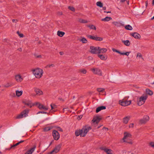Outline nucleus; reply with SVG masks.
Segmentation results:
<instances>
[{"label": "nucleus", "instance_id": "1", "mask_svg": "<svg viewBox=\"0 0 154 154\" xmlns=\"http://www.w3.org/2000/svg\"><path fill=\"white\" fill-rule=\"evenodd\" d=\"M91 129L90 127L84 126L82 129L76 130L75 133V135L76 136L80 135L81 137H84Z\"/></svg>", "mask_w": 154, "mask_h": 154}, {"label": "nucleus", "instance_id": "2", "mask_svg": "<svg viewBox=\"0 0 154 154\" xmlns=\"http://www.w3.org/2000/svg\"><path fill=\"white\" fill-rule=\"evenodd\" d=\"M124 137L121 141L125 142V143L132 144L131 140L132 135L129 132H125L124 133Z\"/></svg>", "mask_w": 154, "mask_h": 154}, {"label": "nucleus", "instance_id": "3", "mask_svg": "<svg viewBox=\"0 0 154 154\" xmlns=\"http://www.w3.org/2000/svg\"><path fill=\"white\" fill-rule=\"evenodd\" d=\"M148 97V95L147 94L143 95L141 96L137 100V104L139 106H141L143 105L147 99Z\"/></svg>", "mask_w": 154, "mask_h": 154}, {"label": "nucleus", "instance_id": "4", "mask_svg": "<svg viewBox=\"0 0 154 154\" xmlns=\"http://www.w3.org/2000/svg\"><path fill=\"white\" fill-rule=\"evenodd\" d=\"M33 72L36 78L39 79L42 76L43 71L42 69L37 68L33 70Z\"/></svg>", "mask_w": 154, "mask_h": 154}, {"label": "nucleus", "instance_id": "5", "mask_svg": "<svg viewBox=\"0 0 154 154\" xmlns=\"http://www.w3.org/2000/svg\"><path fill=\"white\" fill-rule=\"evenodd\" d=\"M29 112V110L28 109H25L20 114L18 115L16 118L17 119H20L27 117L28 116Z\"/></svg>", "mask_w": 154, "mask_h": 154}, {"label": "nucleus", "instance_id": "6", "mask_svg": "<svg viewBox=\"0 0 154 154\" xmlns=\"http://www.w3.org/2000/svg\"><path fill=\"white\" fill-rule=\"evenodd\" d=\"M91 70L94 74L99 76L102 75V72L101 70L98 68H93L91 69Z\"/></svg>", "mask_w": 154, "mask_h": 154}, {"label": "nucleus", "instance_id": "7", "mask_svg": "<svg viewBox=\"0 0 154 154\" xmlns=\"http://www.w3.org/2000/svg\"><path fill=\"white\" fill-rule=\"evenodd\" d=\"M119 104L123 106H126L129 105L131 103V100L128 101L125 99H123L119 101Z\"/></svg>", "mask_w": 154, "mask_h": 154}, {"label": "nucleus", "instance_id": "8", "mask_svg": "<svg viewBox=\"0 0 154 154\" xmlns=\"http://www.w3.org/2000/svg\"><path fill=\"white\" fill-rule=\"evenodd\" d=\"M99 48L100 47H99L90 46V49L91 51L90 52L93 54H98Z\"/></svg>", "mask_w": 154, "mask_h": 154}, {"label": "nucleus", "instance_id": "9", "mask_svg": "<svg viewBox=\"0 0 154 154\" xmlns=\"http://www.w3.org/2000/svg\"><path fill=\"white\" fill-rule=\"evenodd\" d=\"M149 116L145 115L142 119L140 120L139 122L141 124H145L149 121Z\"/></svg>", "mask_w": 154, "mask_h": 154}, {"label": "nucleus", "instance_id": "10", "mask_svg": "<svg viewBox=\"0 0 154 154\" xmlns=\"http://www.w3.org/2000/svg\"><path fill=\"white\" fill-rule=\"evenodd\" d=\"M52 136L54 139L55 140H58L60 137V135L57 131L54 130L52 133Z\"/></svg>", "mask_w": 154, "mask_h": 154}, {"label": "nucleus", "instance_id": "11", "mask_svg": "<svg viewBox=\"0 0 154 154\" xmlns=\"http://www.w3.org/2000/svg\"><path fill=\"white\" fill-rule=\"evenodd\" d=\"M101 119L99 116H97L94 118L92 121L93 122V124L95 125V127L96 126V125L98 123Z\"/></svg>", "mask_w": 154, "mask_h": 154}, {"label": "nucleus", "instance_id": "12", "mask_svg": "<svg viewBox=\"0 0 154 154\" xmlns=\"http://www.w3.org/2000/svg\"><path fill=\"white\" fill-rule=\"evenodd\" d=\"M61 147L60 145H58L52 151L49 152V154H51L53 153H57L60 150Z\"/></svg>", "mask_w": 154, "mask_h": 154}, {"label": "nucleus", "instance_id": "13", "mask_svg": "<svg viewBox=\"0 0 154 154\" xmlns=\"http://www.w3.org/2000/svg\"><path fill=\"white\" fill-rule=\"evenodd\" d=\"M100 149L101 150H104L107 154H112V151L110 149H107L105 147H101Z\"/></svg>", "mask_w": 154, "mask_h": 154}, {"label": "nucleus", "instance_id": "14", "mask_svg": "<svg viewBox=\"0 0 154 154\" xmlns=\"http://www.w3.org/2000/svg\"><path fill=\"white\" fill-rule=\"evenodd\" d=\"M38 104V108L40 109H43L45 110H48V109L47 107L44 106L43 105H42L38 103H36L35 104L37 105Z\"/></svg>", "mask_w": 154, "mask_h": 154}, {"label": "nucleus", "instance_id": "15", "mask_svg": "<svg viewBox=\"0 0 154 154\" xmlns=\"http://www.w3.org/2000/svg\"><path fill=\"white\" fill-rule=\"evenodd\" d=\"M15 79L18 82H21L23 80V78L20 75H17L15 76Z\"/></svg>", "mask_w": 154, "mask_h": 154}, {"label": "nucleus", "instance_id": "16", "mask_svg": "<svg viewBox=\"0 0 154 154\" xmlns=\"http://www.w3.org/2000/svg\"><path fill=\"white\" fill-rule=\"evenodd\" d=\"M130 119V117L129 116H126L122 119V122L125 124H127L128 123Z\"/></svg>", "mask_w": 154, "mask_h": 154}, {"label": "nucleus", "instance_id": "17", "mask_svg": "<svg viewBox=\"0 0 154 154\" xmlns=\"http://www.w3.org/2000/svg\"><path fill=\"white\" fill-rule=\"evenodd\" d=\"M106 109V107L104 106H101L98 107L96 109V112L98 113L102 110L105 109Z\"/></svg>", "mask_w": 154, "mask_h": 154}, {"label": "nucleus", "instance_id": "18", "mask_svg": "<svg viewBox=\"0 0 154 154\" xmlns=\"http://www.w3.org/2000/svg\"><path fill=\"white\" fill-rule=\"evenodd\" d=\"M107 51V49L105 48H101L100 47V48L99 50V52H98V54L102 53L103 54L106 53Z\"/></svg>", "mask_w": 154, "mask_h": 154}, {"label": "nucleus", "instance_id": "19", "mask_svg": "<svg viewBox=\"0 0 154 154\" xmlns=\"http://www.w3.org/2000/svg\"><path fill=\"white\" fill-rule=\"evenodd\" d=\"M98 56L99 57L101 60H105L107 59V56H104L103 54H98Z\"/></svg>", "mask_w": 154, "mask_h": 154}, {"label": "nucleus", "instance_id": "20", "mask_svg": "<svg viewBox=\"0 0 154 154\" xmlns=\"http://www.w3.org/2000/svg\"><path fill=\"white\" fill-rule=\"evenodd\" d=\"M145 92L146 94L150 96H151L153 94V92L149 88L146 89L145 90Z\"/></svg>", "mask_w": 154, "mask_h": 154}, {"label": "nucleus", "instance_id": "21", "mask_svg": "<svg viewBox=\"0 0 154 154\" xmlns=\"http://www.w3.org/2000/svg\"><path fill=\"white\" fill-rule=\"evenodd\" d=\"M23 103L25 105L29 106L30 108H31L32 106L35 105V104H32L30 101L27 102H24Z\"/></svg>", "mask_w": 154, "mask_h": 154}, {"label": "nucleus", "instance_id": "22", "mask_svg": "<svg viewBox=\"0 0 154 154\" xmlns=\"http://www.w3.org/2000/svg\"><path fill=\"white\" fill-rule=\"evenodd\" d=\"M87 72V70L85 69H79L78 70V72L79 73H81L83 74H86Z\"/></svg>", "mask_w": 154, "mask_h": 154}, {"label": "nucleus", "instance_id": "23", "mask_svg": "<svg viewBox=\"0 0 154 154\" xmlns=\"http://www.w3.org/2000/svg\"><path fill=\"white\" fill-rule=\"evenodd\" d=\"M136 58L137 59H141L142 60H143L142 54H141L140 53H137Z\"/></svg>", "mask_w": 154, "mask_h": 154}, {"label": "nucleus", "instance_id": "24", "mask_svg": "<svg viewBox=\"0 0 154 154\" xmlns=\"http://www.w3.org/2000/svg\"><path fill=\"white\" fill-rule=\"evenodd\" d=\"M35 91L36 93L37 94L40 95L42 94L43 93L42 91L38 88H35Z\"/></svg>", "mask_w": 154, "mask_h": 154}, {"label": "nucleus", "instance_id": "25", "mask_svg": "<svg viewBox=\"0 0 154 154\" xmlns=\"http://www.w3.org/2000/svg\"><path fill=\"white\" fill-rule=\"evenodd\" d=\"M112 23L117 27H120L121 26H123L124 25V24H122V23L117 22H113Z\"/></svg>", "mask_w": 154, "mask_h": 154}, {"label": "nucleus", "instance_id": "26", "mask_svg": "<svg viewBox=\"0 0 154 154\" xmlns=\"http://www.w3.org/2000/svg\"><path fill=\"white\" fill-rule=\"evenodd\" d=\"M112 19V18L110 17H106L105 18L101 19V21H108Z\"/></svg>", "mask_w": 154, "mask_h": 154}, {"label": "nucleus", "instance_id": "27", "mask_svg": "<svg viewBox=\"0 0 154 154\" xmlns=\"http://www.w3.org/2000/svg\"><path fill=\"white\" fill-rule=\"evenodd\" d=\"M122 42L126 46H128L130 45V43L129 41L128 40L126 41L123 40Z\"/></svg>", "mask_w": 154, "mask_h": 154}, {"label": "nucleus", "instance_id": "28", "mask_svg": "<svg viewBox=\"0 0 154 154\" xmlns=\"http://www.w3.org/2000/svg\"><path fill=\"white\" fill-rule=\"evenodd\" d=\"M16 95L18 97H20L22 95L23 93V91H19L17 90L16 91Z\"/></svg>", "mask_w": 154, "mask_h": 154}, {"label": "nucleus", "instance_id": "29", "mask_svg": "<svg viewBox=\"0 0 154 154\" xmlns=\"http://www.w3.org/2000/svg\"><path fill=\"white\" fill-rule=\"evenodd\" d=\"M57 35L60 37H62L64 34L65 32L62 31H58L57 32Z\"/></svg>", "mask_w": 154, "mask_h": 154}, {"label": "nucleus", "instance_id": "30", "mask_svg": "<svg viewBox=\"0 0 154 154\" xmlns=\"http://www.w3.org/2000/svg\"><path fill=\"white\" fill-rule=\"evenodd\" d=\"M87 26L88 27H89L91 29H92L94 30H96V26L93 25H87Z\"/></svg>", "mask_w": 154, "mask_h": 154}, {"label": "nucleus", "instance_id": "31", "mask_svg": "<svg viewBox=\"0 0 154 154\" xmlns=\"http://www.w3.org/2000/svg\"><path fill=\"white\" fill-rule=\"evenodd\" d=\"M23 143V144H25L27 143V141L26 140H21L15 143H14L13 144H19L20 143Z\"/></svg>", "mask_w": 154, "mask_h": 154}, {"label": "nucleus", "instance_id": "32", "mask_svg": "<svg viewBox=\"0 0 154 154\" xmlns=\"http://www.w3.org/2000/svg\"><path fill=\"white\" fill-rule=\"evenodd\" d=\"M52 128V127H47L44 128L43 131H50Z\"/></svg>", "mask_w": 154, "mask_h": 154}, {"label": "nucleus", "instance_id": "33", "mask_svg": "<svg viewBox=\"0 0 154 154\" xmlns=\"http://www.w3.org/2000/svg\"><path fill=\"white\" fill-rule=\"evenodd\" d=\"M125 28L128 30H131L132 29V27L129 25H126L125 26Z\"/></svg>", "mask_w": 154, "mask_h": 154}, {"label": "nucleus", "instance_id": "34", "mask_svg": "<svg viewBox=\"0 0 154 154\" xmlns=\"http://www.w3.org/2000/svg\"><path fill=\"white\" fill-rule=\"evenodd\" d=\"M79 21L81 23H87L88 22L87 20H84V19H79Z\"/></svg>", "mask_w": 154, "mask_h": 154}, {"label": "nucleus", "instance_id": "35", "mask_svg": "<svg viewBox=\"0 0 154 154\" xmlns=\"http://www.w3.org/2000/svg\"><path fill=\"white\" fill-rule=\"evenodd\" d=\"M80 41L82 42L83 43H86L88 42L87 40L84 37L82 38L80 40Z\"/></svg>", "mask_w": 154, "mask_h": 154}, {"label": "nucleus", "instance_id": "36", "mask_svg": "<svg viewBox=\"0 0 154 154\" xmlns=\"http://www.w3.org/2000/svg\"><path fill=\"white\" fill-rule=\"evenodd\" d=\"M96 5L100 8L102 7L103 6V3L100 1L97 2L96 3Z\"/></svg>", "mask_w": 154, "mask_h": 154}, {"label": "nucleus", "instance_id": "37", "mask_svg": "<svg viewBox=\"0 0 154 154\" xmlns=\"http://www.w3.org/2000/svg\"><path fill=\"white\" fill-rule=\"evenodd\" d=\"M103 39L102 38L95 36V40L97 41H101Z\"/></svg>", "mask_w": 154, "mask_h": 154}, {"label": "nucleus", "instance_id": "38", "mask_svg": "<svg viewBox=\"0 0 154 154\" xmlns=\"http://www.w3.org/2000/svg\"><path fill=\"white\" fill-rule=\"evenodd\" d=\"M140 35L138 33L135 32V39H140Z\"/></svg>", "mask_w": 154, "mask_h": 154}, {"label": "nucleus", "instance_id": "39", "mask_svg": "<svg viewBox=\"0 0 154 154\" xmlns=\"http://www.w3.org/2000/svg\"><path fill=\"white\" fill-rule=\"evenodd\" d=\"M12 86V85L11 83H8L6 84V85H4V87L6 88H8L10 87H11Z\"/></svg>", "mask_w": 154, "mask_h": 154}, {"label": "nucleus", "instance_id": "40", "mask_svg": "<svg viewBox=\"0 0 154 154\" xmlns=\"http://www.w3.org/2000/svg\"><path fill=\"white\" fill-rule=\"evenodd\" d=\"M88 37L89 38H90L91 39H93V40H95V36H92L91 35H88Z\"/></svg>", "mask_w": 154, "mask_h": 154}, {"label": "nucleus", "instance_id": "41", "mask_svg": "<svg viewBox=\"0 0 154 154\" xmlns=\"http://www.w3.org/2000/svg\"><path fill=\"white\" fill-rule=\"evenodd\" d=\"M104 90V89L102 88H97V91L99 92H101Z\"/></svg>", "mask_w": 154, "mask_h": 154}, {"label": "nucleus", "instance_id": "42", "mask_svg": "<svg viewBox=\"0 0 154 154\" xmlns=\"http://www.w3.org/2000/svg\"><path fill=\"white\" fill-rule=\"evenodd\" d=\"M68 8L70 10H71V11H75V9L73 7L69 6L68 7Z\"/></svg>", "mask_w": 154, "mask_h": 154}, {"label": "nucleus", "instance_id": "43", "mask_svg": "<svg viewBox=\"0 0 154 154\" xmlns=\"http://www.w3.org/2000/svg\"><path fill=\"white\" fill-rule=\"evenodd\" d=\"M54 64H50L47 65L46 66V67L51 68V67H54Z\"/></svg>", "mask_w": 154, "mask_h": 154}, {"label": "nucleus", "instance_id": "44", "mask_svg": "<svg viewBox=\"0 0 154 154\" xmlns=\"http://www.w3.org/2000/svg\"><path fill=\"white\" fill-rule=\"evenodd\" d=\"M130 52H127L125 53H122V54H121V55H126L127 56H128Z\"/></svg>", "mask_w": 154, "mask_h": 154}, {"label": "nucleus", "instance_id": "45", "mask_svg": "<svg viewBox=\"0 0 154 154\" xmlns=\"http://www.w3.org/2000/svg\"><path fill=\"white\" fill-rule=\"evenodd\" d=\"M43 113V114H47V112H45V111H39L37 113V114H39V113Z\"/></svg>", "mask_w": 154, "mask_h": 154}, {"label": "nucleus", "instance_id": "46", "mask_svg": "<svg viewBox=\"0 0 154 154\" xmlns=\"http://www.w3.org/2000/svg\"><path fill=\"white\" fill-rule=\"evenodd\" d=\"M34 56L36 58H42V56L40 55H37L36 54H34Z\"/></svg>", "mask_w": 154, "mask_h": 154}, {"label": "nucleus", "instance_id": "47", "mask_svg": "<svg viewBox=\"0 0 154 154\" xmlns=\"http://www.w3.org/2000/svg\"><path fill=\"white\" fill-rule=\"evenodd\" d=\"M134 124L133 123L130 124L129 125V128H133L134 127Z\"/></svg>", "mask_w": 154, "mask_h": 154}, {"label": "nucleus", "instance_id": "48", "mask_svg": "<svg viewBox=\"0 0 154 154\" xmlns=\"http://www.w3.org/2000/svg\"><path fill=\"white\" fill-rule=\"evenodd\" d=\"M57 129H58V130L60 131L61 132H63V130H62V129L60 128V127H57Z\"/></svg>", "mask_w": 154, "mask_h": 154}, {"label": "nucleus", "instance_id": "49", "mask_svg": "<svg viewBox=\"0 0 154 154\" xmlns=\"http://www.w3.org/2000/svg\"><path fill=\"white\" fill-rule=\"evenodd\" d=\"M53 106H53L52 104H51V109H55V107H54V106H55L56 105L54 104Z\"/></svg>", "mask_w": 154, "mask_h": 154}, {"label": "nucleus", "instance_id": "50", "mask_svg": "<svg viewBox=\"0 0 154 154\" xmlns=\"http://www.w3.org/2000/svg\"><path fill=\"white\" fill-rule=\"evenodd\" d=\"M17 145H13L12 146H11V147H10V149H8L9 150L11 148H14L15 147V146Z\"/></svg>", "mask_w": 154, "mask_h": 154}, {"label": "nucleus", "instance_id": "51", "mask_svg": "<svg viewBox=\"0 0 154 154\" xmlns=\"http://www.w3.org/2000/svg\"><path fill=\"white\" fill-rule=\"evenodd\" d=\"M131 36L135 38V32L130 34Z\"/></svg>", "mask_w": 154, "mask_h": 154}, {"label": "nucleus", "instance_id": "52", "mask_svg": "<svg viewBox=\"0 0 154 154\" xmlns=\"http://www.w3.org/2000/svg\"><path fill=\"white\" fill-rule=\"evenodd\" d=\"M19 35L20 36V37H23L24 36L23 35V34H19Z\"/></svg>", "mask_w": 154, "mask_h": 154}, {"label": "nucleus", "instance_id": "53", "mask_svg": "<svg viewBox=\"0 0 154 154\" xmlns=\"http://www.w3.org/2000/svg\"><path fill=\"white\" fill-rule=\"evenodd\" d=\"M12 21L13 22L16 23L18 21V20H17L13 19L12 20Z\"/></svg>", "mask_w": 154, "mask_h": 154}, {"label": "nucleus", "instance_id": "54", "mask_svg": "<svg viewBox=\"0 0 154 154\" xmlns=\"http://www.w3.org/2000/svg\"><path fill=\"white\" fill-rule=\"evenodd\" d=\"M54 140H52L50 143L49 144H52L54 143Z\"/></svg>", "mask_w": 154, "mask_h": 154}, {"label": "nucleus", "instance_id": "55", "mask_svg": "<svg viewBox=\"0 0 154 154\" xmlns=\"http://www.w3.org/2000/svg\"><path fill=\"white\" fill-rule=\"evenodd\" d=\"M112 51H113V52H117V50H116V49H114V48H112Z\"/></svg>", "mask_w": 154, "mask_h": 154}, {"label": "nucleus", "instance_id": "56", "mask_svg": "<svg viewBox=\"0 0 154 154\" xmlns=\"http://www.w3.org/2000/svg\"><path fill=\"white\" fill-rule=\"evenodd\" d=\"M82 117V115H80L78 116V119H80Z\"/></svg>", "mask_w": 154, "mask_h": 154}, {"label": "nucleus", "instance_id": "57", "mask_svg": "<svg viewBox=\"0 0 154 154\" xmlns=\"http://www.w3.org/2000/svg\"><path fill=\"white\" fill-rule=\"evenodd\" d=\"M59 53L61 55H63V51L60 52Z\"/></svg>", "mask_w": 154, "mask_h": 154}, {"label": "nucleus", "instance_id": "58", "mask_svg": "<svg viewBox=\"0 0 154 154\" xmlns=\"http://www.w3.org/2000/svg\"><path fill=\"white\" fill-rule=\"evenodd\" d=\"M116 52L119 53V54H120L121 55V54H122V53L120 51H119L118 50H117Z\"/></svg>", "mask_w": 154, "mask_h": 154}, {"label": "nucleus", "instance_id": "59", "mask_svg": "<svg viewBox=\"0 0 154 154\" xmlns=\"http://www.w3.org/2000/svg\"><path fill=\"white\" fill-rule=\"evenodd\" d=\"M145 4H146V7H147V4H148L147 1H146L145 2Z\"/></svg>", "mask_w": 154, "mask_h": 154}, {"label": "nucleus", "instance_id": "60", "mask_svg": "<svg viewBox=\"0 0 154 154\" xmlns=\"http://www.w3.org/2000/svg\"><path fill=\"white\" fill-rule=\"evenodd\" d=\"M150 146V147L153 148H154V145H149Z\"/></svg>", "mask_w": 154, "mask_h": 154}, {"label": "nucleus", "instance_id": "61", "mask_svg": "<svg viewBox=\"0 0 154 154\" xmlns=\"http://www.w3.org/2000/svg\"><path fill=\"white\" fill-rule=\"evenodd\" d=\"M103 10H105L106 9V7H103Z\"/></svg>", "mask_w": 154, "mask_h": 154}, {"label": "nucleus", "instance_id": "62", "mask_svg": "<svg viewBox=\"0 0 154 154\" xmlns=\"http://www.w3.org/2000/svg\"><path fill=\"white\" fill-rule=\"evenodd\" d=\"M149 144H150V145H151V144H154V142H151L150 143H149Z\"/></svg>", "mask_w": 154, "mask_h": 154}, {"label": "nucleus", "instance_id": "63", "mask_svg": "<svg viewBox=\"0 0 154 154\" xmlns=\"http://www.w3.org/2000/svg\"><path fill=\"white\" fill-rule=\"evenodd\" d=\"M104 13H111V12H110V11H104Z\"/></svg>", "mask_w": 154, "mask_h": 154}, {"label": "nucleus", "instance_id": "64", "mask_svg": "<svg viewBox=\"0 0 154 154\" xmlns=\"http://www.w3.org/2000/svg\"><path fill=\"white\" fill-rule=\"evenodd\" d=\"M154 4V0H152V5H153Z\"/></svg>", "mask_w": 154, "mask_h": 154}]
</instances>
